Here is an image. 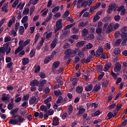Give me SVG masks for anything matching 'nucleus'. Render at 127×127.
<instances>
[{
  "instance_id": "f257e3e1",
  "label": "nucleus",
  "mask_w": 127,
  "mask_h": 127,
  "mask_svg": "<svg viewBox=\"0 0 127 127\" xmlns=\"http://www.w3.org/2000/svg\"><path fill=\"white\" fill-rule=\"evenodd\" d=\"M11 51V49L9 47V43H7L5 45H4V47L0 48V53L1 54H5L6 55H8Z\"/></svg>"
},
{
  "instance_id": "f03ea898",
  "label": "nucleus",
  "mask_w": 127,
  "mask_h": 127,
  "mask_svg": "<svg viewBox=\"0 0 127 127\" xmlns=\"http://www.w3.org/2000/svg\"><path fill=\"white\" fill-rule=\"evenodd\" d=\"M56 28H55L54 33H55L56 36L59 34V33H58L59 30L63 28V24H62V19H59L56 22L55 25Z\"/></svg>"
},
{
  "instance_id": "7ed1b4c3",
  "label": "nucleus",
  "mask_w": 127,
  "mask_h": 127,
  "mask_svg": "<svg viewBox=\"0 0 127 127\" xmlns=\"http://www.w3.org/2000/svg\"><path fill=\"white\" fill-rule=\"evenodd\" d=\"M121 32L122 39H125L127 36V27L126 26H123L121 30Z\"/></svg>"
},
{
  "instance_id": "20e7f679",
  "label": "nucleus",
  "mask_w": 127,
  "mask_h": 127,
  "mask_svg": "<svg viewBox=\"0 0 127 127\" xmlns=\"http://www.w3.org/2000/svg\"><path fill=\"white\" fill-rule=\"evenodd\" d=\"M116 4L112 3L108 5V8L107 10V13H112V11L116 8Z\"/></svg>"
},
{
  "instance_id": "39448f33",
  "label": "nucleus",
  "mask_w": 127,
  "mask_h": 127,
  "mask_svg": "<svg viewBox=\"0 0 127 127\" xmlns=\"http://www.w3.org/2000/svg\"><path fill=\"white\" fill-rule=\"evenodd\" d=\"M38 101H37V98L35 96H32L31 98L29 100V104L30 105H36L38 104Z\"/></svg>"
},
{
  "instance_id": "423d86ee",
  "label": "nucleus",
  "mask_w": 127,
  "mask_h": 127,
  "mask_svg": "<svg viewBox=\"0 0 127 127\" xmlns=\"http://www.w3.org/2000/svg\"><path fill=\"white\" fill-rule=\"evenodd\" d=\"M70 81H72V86H71V89H70V92L75 88V86H77V77H72L70 79Z\"/></svg>"
},
{
  "instance_id": "0eeeda50",
  "label": "nucleus",
  "mask_w": 127,
  "mask_h": 127,
  "mask_svg": "<svg viewBox=\"0 0 127 127\" xmlns=\"http://www.w3.org/2000/svg\"><path fill=\"white\" fill-rule=\"evenodd\" d=\"M65 56L64 57V60H67L68 58L71 57V49H68L64 51Z\"/></svg>"
},
{
  "instance_id": "6e6552de",
  "label": "nucleus",
  "mask_w": 127,
  "mask_h": 127,
  "mask_svg": "<svg viewBox=\"0 0 127 127\" xmlns=\"http://www.w3.org/2000/svg\"><path fill=\"white\" fill-rule=\"evenodd\" d=\"M121 69H122V64L119 62H117L115 64V72H119V71H121Z\"/></svg>"
},
{
  "instance_id": "1a4fd4ad",
  "label": "nucleus",
  "mask_w": 127,
  "mask_h": 127,
  "mask_svg": "<svg viewBox=\"0 0 127 127\" xmlns=\"http://www.w3.org/2000/svg\"><path fill=\"white\" fill-rule=\"evenodd\" d=\"M59 124V118L57 117H53L52 125L54 127H56L57 126H58Z\"/></svg>"
},
{
  "instance_id": "9d476101",
  "label": "nucleus",
  "mask_w": 127,
  "mask_h": 127,
  "mask_svg": "<svg viewBox=\"0 0 127 127\" xmlns=\"http://www.w3.org/2000/svg\"><path fill=\"white\" fill-rule=\"evenodd\" d=\"M103 52L104 49H103V48L102 47L99 48L96 52V57H100Z\"/></svg>"
},
{
  "instance_id": "9b49d317",
  "label": "nucleus",
  "mask_w": 127,
  "mask_h": 127,
  "mask_svg": "<svg viewBox=\"0 0 127 127\" xmlns=\"http://www.w3.org/2000/svg\"><path fill=\"white\" fill-rule=\"evenodd\" d=\"M30 86H31V87H35L36 86L38 87V86H39V81H38L37 79H34L30 82Z\"/></svg>"
},
{
  "instance_id": "f8f14e48",
  "label": "nucleus",
  "mask_w": 127,
  "mask_h": 127,
  "mask_svg": "<svg viewBox=\"0 0 127 127\" xmlns=\"http://www.w3.org/2000/svg\"><path fill=\"white\" fill-rule=\"evenodd\" d=\"M25 121V119L24 118H22V116L19 115L18 117V120H17V123H18V126H20L23 122Z\"/></svg>"
},
{
  "instance_id": "ddd939ff",
  "label": "nucleus",
  "mask_w": 127,
  "mask_h": 127,
  "mask_svg": "<svg viewBox=\"0 0 127 127\" xmlns=\"http://www.w3.org/2000/svg\"><path fill=\"white\" fill-rule=\"evenodd\" d=\"M100 90H101V85L99 84H96L93 87L92 93H97V92H98Z\"/></svg>"
},
{
  "instance_id": "4468645a",
  "label": "nucleus",
  "mask_w": 127,
  "mask_h": 127,
  "mask_svg": "<svg viewBox=\"0 0 127 127\" xmlns=\"http://www.w3.org/2000/svg\"><path fill=\"white\" fill-rule=\"evenodd\" d=\"M8 124L12 125L13 126H15V125H18L17 123V119H13V118L9 120Z\"/></svg>"
},
{
  "instance_id": "2eb2a0df",
  "label": "nucleus",
  "mask_w": 127,
  "mask_h": 127,
  "mask_svg": "<svg viewBox=\"0 0 127 127\" xmlns=\"http://www.w3.org/2000/svg\"><path fill=\"white\" fill-rule=\"evenodd\" d=\"M58 42V40L57 39H55L54 40H53V42L51 44V48L52 49H54V48L56 47V45Z\"/></svg>"
},
{
  "instance_id": "dca6fc26",
  "label": "nucleus",
  "mask_w": 127,
  "mask_h": 127,
  "mask_svg": "<svg viewBox=\"0 0 127 127\" xmlns=\"http://www.w3.org/2000/svg\"><path fill=\"white\" fill-rule=\"evenodd\" d=\"M53 57H52V56H50L49 57H46L44 61V63L45 64H47L48 63H49L50 61H51V60H52Z\"/></svg>"
},
{
  "instance_id": "f3484780",
  "label": "nucleus",
  "mask_w": 127,
  "mask_h": 127,
  "mask_svg": "<svg viewBox=\"0 0 127 127\" xmlns=\"http://www.w3.org/2000/svg\"><path fill=\"white\" fill-rule=\"evenodd\" d=\"M111 67H112V63H109L108 64H106L104 66V71H105V72H107V71H108V70H109V68H111Z\"/></svg>"
},
{
  "instance_id": "a211bd4d",
  "label": "nucleus",
  "mask_w": 127,
  "mask_h": 127,
  "mask_svg": "<svg viewBox=\"0 0 127 127\" xmlns=\"http://www.w3.org/2000/svg\"><path fill=\"white\" fill-rule=\"evenodd\" d=\"M22 65L25 66L27 64L29 63V59L28 58H24L22 60Z\"/></svg>"
},
{
  "instance_id": "6ab92c4d",
  "label": "nucleus",
  "mask_w": 127,
  "mask_h": 127,
  "mask_svg": "<svg viewBox=\"0 0 127 127\" xmlns=\"http://www.w3.org/2000/svg\"><path fill=\"white\" fill-rule=\"evenodd\" d=\"M89 34V31L88 29L84 28L82 30V35L83 37L87 36Z\"/></svg>"
},
{
  "instance_id": "aec40b11",
  "label": "nucleus",
  "mask_w": 127,
  "mask_h": 127,
  "mask_svg": "<svg viewBox=\"0 0 127 127\" xmlns=\"http://www.w3.org/2000/svg\"><path fill=\"white\" fill-rule=\"evenodd\" d=\"M85 109L84 108H80L79 109L78 112L76 114V116H79V117H81L82 116V114H84L85 113Z\"/></svg>"
},
{
  "instance_id": "412c9836",
  "label": "nucleus",
  "mask_w": 127,
  "mask_h": 127,
  "mask_svg": "<svg viewBox=\"0 0 127 127\" xmlns=\"http://www.w3.org/2000/svg\"><path fill=\"white\" fill-rule=\"evenodd\" d=\"M93 89V84H89L85 87V90L86 92H90Z\"/></svg>"
},
{
  "instance_id": "4be33fe9",
  "label": "nucleus",
  "mask_w": 127,
  "mask_h": 127,
  "mask_svg": "<svg viewBox=\"0 0 127 127\" xmlns=\"http://www.w3.org/2000/svg\"><path fill=\"white\" fill-rule=\"evenodd\" d=\"M23 47L24 46H19L15 50V55H16V54H17V53H18V52H20V51H21V50H23Z\"/></svg>"
},
{
  "instance_id": "5701e85b",
  "label": "nucleus",
  "mask_w": 127,
  "mask_h": 127,
  "mask_svg": "<svg viewBox=\"0 0 127 127\" xmlns=\"http://www.w3.org/2000/svg\"><path fill=\"white\" fill-rule=\"evenodd\" d=\"M76 92L78 94H81L83 92V87L82 86H77L76 89Z\"/></svg>"
},
{
  "instance_id": "b1692460",
  "label": "nucleus",
  "mask_w": 127,
  "mask_h": 127,
  "mask_svg": "<svg viewBox=\"0 0 127 127\" xmlns=\"http://www.w3.org/2000/svg\"><path fill=\"white\" fill-rule=\"evenodd\" d=\"M78 50L77 49H74V50L72 51V49H71V53H70V57H74L75 55L77 54V52H78Z\"/></svg>"
},
{
  "instance_id": "393cba45",
  "label": "nucleus",
  "mask_w": 127,
  "mask_h": 127,
  "mask_svg": "<svg viewBox=\"0 0 127 127\" xmlns=\"http://www.w3.org/2000/svg\"><path fill=\"white\" fill-rule=\"evenodd\" d=\"M24 32V27L23 26H20L19 29L18 33L20 35H22Z\"/></svg>"
},
{
  "instance_id": "a878e982",
  "label": "nucleus",
  "mask_w": 127,
  "mask_h": 127,
  "mask_svg": "<svg viewBox=\"0 0 127 127\" xmlns=\"http://www.w3.org/2000/svg\"><path fill=\"white\" fill-rule=\"evenodd\" d=\"M47 81L46 79H41L40 82H39V86L40 87H42L44 85L46 84Z\"/></svg>"
},
{
  "instance_id": "bb28decb",
  "label": "nucleus",
  "mask_w": 127,
  "mask_h": 127,
  "mask_svg": "<svg viewBox=\"0 0 127 127\" xmlns=\"http://www.w3.org/2000/svg\"><path fill=\"white\" fill-rule=\"evenodd\" d=\"M85 41H79L76 44V46H78V47H83L84 46V45H85Z\"/></svg>"
},
{
  "instance_id": "cd10ccee",
  "label": "nucleus",
  "mask_w": 127,
  "mask_h": 127,
  "mask_svg": "<svg viewBox=\"0 0 127 127\" xmlns=\"http://www.w3.org/2000/svg\"><path fill=\"white\" fill-rule=\"evenodd\" d=\"M6 6H7V4L6 3H4L2 7L1 11H4V12H7V11H8V10L7 9Z\"/></svg>"
},
{
  "instance_id": "c85d7f7f",
  "label": "nucleus",
  "mask_w": 127,
  "mask_h": 127,
  "mask_svg": "<svg viewBox=\"0 0 127 127\" xmlns=\"http://www.w3.org/2000/svg\"><path fill=\"white\" fill-rule=\"evenodd\" d=\"M114 53L115 55H119V54H121V49L119 48H116L114 50Z\"/></svg>"
},
{
  "instance_id": "c756f323",
  "label": "nucleus",
  "mask_w": 127,
  "mask_h": 127,
  "mask_svg": "<svg viewBox=\"0 0 127 127\" xmlns=\"http://www.w3.org/2000/svg\"><path fill=\"white\" fill-rule=\"evenodd\" d=\"M59 65H60V62L57 61L54 63L53 64V67L55 68V69H57V68H58Z\"/></svg>"
},
{
  "instance_id": "7c9ffc66",
  "label": "nucleus",
  "mask_w": 127,
  "mask_h": 127,
  "mask_svg": "<svg viewBox=\"0 0 127 127\" xmlns=\"http://www.w3.org/2000/svg\"><path fill=\"white\" fill-rule=\"evenodd\" d=\"M9 99V98H8V97L6 96V95H5V94H3L2 95V98H1V100L3 102H5V101H8V100Z\"/></svg>"
},
{
  "instance_id": "2f4dec72",
  "label": "nucleus",
  "mask_w": 127,
  "mask_h": 127,
  "mask_svg": "<svg viewBox=\"0 0 127 127\" xmlns=\"http://www.w3.org/2000/svg\"><path fill=\"white\" fill-rule=\"evenodd\" d=\"M99 115H101V112L100 110H98L96 111L93 114L91 115V118H94V117H97L99 116Z\"/></svg>"
},
{
  "instance_id": "473e14b6",
  "label": "nucleus",
  "mask_w": 127,
  "mask_h": 127,
  "mask_svg": "<svg viewBox=\"0 0 127 127\" xmlns=\"http://www.w3.org/2000/svg\"><path fill=\"white\" fill-rule=\"evenodd\" d=\"M18 111H19V108H17L13 110H11L10 114V115H15Z\"/></svg>"
},
{
  "instance_id": "72a5a7b5",
  "label": "nucleus",
  "mask_w": 127,
  "mask_h": 127,
  "mask_svg": "<svg viewBox=\"0 0 127 127\" xmlns=\"http://www.w3.org/2000/svg\"><path fill=\"white\" fill-rule=\"evenodd\" d=\"M59 9H60V6H57L53 9L52 12H53L54 13H57V11H59Z\"/></svg>"
},
{
  "instance_id": "f704fd0d",
  "label": "nucleus",
  "mask_w": 127,
  "mask_h": 127,
  "mask_svg": "<svg viewBox=\"0 0 127 127\" xmlns=\"http://www.w3.org/2000/svg\"><path fill=\"white\" fill-rule=\"evenodd\" d=\"M75 25V24L72 23L69 25H67L65 26L64 28V30H67V29H70V28H71V27H73Z\"/></svg>"
},
{
  "instance_id": "c9c22d12",
  "label": "nucleus",
  "mask_w": 127,
  "mask_h": 127,
  "mask_svg": "<svg viewBox=\"0 0 127 127\" xmlns=\"http://www.w3.org/2000/svg\"><path fill=\"white\" fill-rule=\"evenodd\" d=\"M122 40H122V39H118V40L115 42V46H116V47L120 46V44H121V42H122Z\"/></svg>"
},
{
  "instance_id": "e433bc0d",
  "label": "nucleus",
  "mask_w": 127,
  "mask_h": 127,
  "mask_svg": "<svg viewBox=\"0 0 127 127\" xmlns=\"http://www.w3.org/2000/svg\"><path fill=\"white\" fill-rule=\"evenodd\" d=\"M35 49H33L30 53V56L31 57V58H32V57H34V56L35 55Z\"/></svg>"
},
{
  "instance_id": "4c0bfd02",
  "label": "nucleus",
  "mask_w": 127,
  "mask_h": 127,
  "mask_svg": "<svg viewBox=\"0 0 127 127\" xmlns=\"http://www.w3.org/2000/svg\"><path fill=\"white\" fill-rule=\"evenodd\" d=\"M28 99H29V94H26L23 96L22 101L26 102V101H28Z\"/></svg>"
},
{
  "instance_id": "58836bf2",
  "label": "nucleus",
  "mask_w": 127,
  "mask_h": 127,
  "mask_svg": "<svg viewBox=\"0 0 127 127\" xmlns=\"http://www.w3.org/2000/svg\"><path fill=\"white\" fill-rule=\"evenodd\" d=\"M28 20V17L27 16H24L22 20H21V23H25Z\"/></svg>"
},
{
  "instance_id": "ea45409f",
  "label": "nucleus",
  "mask_w": 127,
  "mask_h": 127,
  "mask_svg": "<svg viewBox=\"0 0 127 127\" xmlns=\"http://www.w3.org/2000/svg\"><path fill=\"white\" fill-rule=\"evenodd\" d=\"M39 36H40L39 33H37L35 37L34 43H37V41H38V40L39 39Z\"/></svg>"
},
{
  "instance_id": "a19ab883",
  "label": "nucleus",
  "mask_w": 127,
  "mask_h": 127,
  "mask_svg": "<svg viewBox=\"0 0 127 127\" xmlns=\"http://www.w3.org/2000/svg\"><path fill=\"white\" fill-rule=\"evenodd\" d=\"M96 32L98 35L102 34V28H97L96 29Z\"/></svg>"
},
{
  "instance_id": "79ce46f5",
  "label": "nucleus",
  "mask_w": 127,
  "mask_h": 127,
  "mask_svg": "<svg viewBox=\"0 0 127 127\" xmlns=\"http://www.w3.org/2000/svg\"><path fill=\"white\" fill-rule=\"evenodd\" d=\"M70 34V30H64V32L63 33V35L64 36H68L69 34Z\"/></svg>"
},
{
  "instance_id": "37998d69",
  "label": "nucleus",
  "mask_w": 127,
  "mask_h": 127,
  "mask_svg": "<svg viewBox=\"0 0 127 127\" xmlns=\"http://www.w3.org/2000/svg\"><path fill=\"white\" fill-rule=\"evenodd\" d=\"M72 112H73V106L70 105L68 107V115H71V114H72Z\"/></svg>"
},
{
  "instance_id": "c03bdc74",
  "label": "nucleus",
  "mask_w": 127,
  "mask_h": 127,
  "mask_svg": "<svg viewBox=\"0 0 127 127\" xmlns=\"http://www.w3.org/2000/svg\"><path fill=\"white\" fill-rule=\"evenodd\" d=\"M28 13H29V8H25L23 11V14L27 15Z\"/></svg>"
},
{
  "instance_id": "a18cd8bd",
  "label": "nucleus",
  "mask_w": 127,
  "mask_h": 127,
  "mask_svg": "<svg viewBox=\"0 0 127 127\" xmlns=\"http://www.w3.org/2000/svg\"><path fill=\"white\" fill-rule=\"evenodd\" d=\"M104 47L106 49H108V50H110V49H111V44L110 43H106L104 45Z\"/></svg>"
},
{
  "instance_id": "49530a36",
  "label": "nucleus",
  "mask_w": 127,
  "mask_h": 127,
  "mask_svg": "<svg viewBox=\"0 0 127 127\" xmlns=\"http://www.w3.org/2000/svg\"><path fill=\"white\" fill-rule=\"evenodd\" d=\"M87 24H88V21H86L85 23L82 22L81 23H79L78 26H80L81 27H84L86 26V25Z\"/></svg>"
},
{
  "instance_id": "de8ad7c7",
  "label": "nucleus",
  "mask_w": 127,
  "mask_h": 127,
  "mask_svg": "<svg viewBox=\"0 0 127 127\" xmlns=\"http://www.w3.org/2000/svg\"><path fill=\"white\" fill-rule=\"evenodd\" d=\"M116 103H113L112 104H111L108 107V109L109 110H114V109H115V108L116 107Z\"/></svg>"
},
{
  "instance_id": "09e8293b",
  "label": "nucleus",
  "mask_w": 127,
  "mask_h": 127,
  "mask_svg": "<svg viewBox=\"0 0 127 127\" xmlns=\"http://www.w3.org/2000/svg\"><path fill=\"white\" fill-rule=\"evenodd\" d=\"M19 27V22H16L15 24V31L17 32Z\"/></svg>"
},
{
  "instance_id": "8fccbe9b",
  "label": "nucleus",
  "mask_w": 127,
  "mask_h": 127,
  "mask_svg": "<svg viewBox=\"0 0 127 127\" xmlns=\"http://www.w3.org/2000/svg\"><path fill=\"white\" fill-rule=\"evenodd\" d=\"M8 110H12L13 109V103H9L7 106Z\"/></svg>"
},
{
  "instance_id": "3c124183",
  "label": "nucleus",
  "mask_w": 127,
  "mask_h": 127,
  "mask_svg": "<svg viewBox=\"0 0 127 127\" xmlns=\"http://www.w3.org/2000/svg\"><path fill=\"white\" fill-rule=\"evenodd\" d=\"M14 88L13 86H11V85H7L6 87V90L7 91H12V90H13Z\"/></svg>"
},
{
  "instance_id": "603ef678",
  "label": "nucleus",
  "mask_w": 127,
  "mask_h": 127,
  "mask_svg": "<svg viewBox=\"0 0 127 127\" xmlns=\"http://www.w3.org/2000/svg\"><path fill=\"white\" fill-rule=\"evenodd\" d=\"M72 32H73V33H74V34H77L78 32H79V30L78 29V28L73 27Z\"/></svg>"
},
{
  "instance_id": "864d4df0",
  "label": "nucleus",
  "mask_w": 127,
  "mask_h": 127,
  "mask_svg": "<svg viewBox=\"0 0 127 127\" xmlns=\"http://www.w3.org/2000/svg\"><path fill=\"white\" fill-rule=\"evenodd\" d=\"M10 40H11V38H10V36H6L4 38V42H8L9 41H10Z\"/></svg>"
},
{
  "instance_id": "5fc2aeb1",
  "label": "nucleus",
  "mask_w": 127,
  "mask_h": 127,
  "mask_svg": "<svg viewBox=\"0 0 127 127\" xmlns=\"http://www.w3.org/2000/svg\"><path fill=\"white\" fill-rule=\"evenodd\" d=\"M54 94L55 96H59V95H61V91L60 90H55Z\"/></svg>"
},
{
  "instance_id": "6e6d98bb",
  "label": "nucleus",
  "mask_w": 127,
  "mask_h": 127,
  "mask_svg": "<svg viewBox=\"0 0 127 127\" xmlns=\"http://www.w3.org/2000/svg\"><path fill=\"white\" fill-rule=\"evenodd\" d=\"M112 30H113V28H112V26H108L107 28V33H110V32H112Z\"/></svg>"
},
{
  "instance_id": "4d7b16f0",
  "label": "nucleus",
  "mask_w": 127,
  "mask_h": 127,
  "mask_svg": "<svg viewBox=\"0 0 127 127\" xmlns=\"http://www.w3.org/2000/svg\"><path fill=\"white\" fill-rule=\"evenodd\" d=\"M121 19V16L119 15H116L114 16V20L115 21H119Z\"/></svg>"
},
{
  "instance_id": "13d9d810",
  "label": "nucleus",
  "mask_w": 127,
  "mask_h": 127,
  "mask_svg": "<svg viewBox=\"0 0 127 127\" xmlns=\"http://www.w3.org/2000/svg\"><path fill=\"white\" fill-rule=\"evenodd\" d=\"M88 1H84L81 4V6L86 7L88 5Z\"/></svg>"
},
{
  "instance_id": "bf43d9fd",
  "label": "nucleus",
  "mask_w": 127,
  "mask_h": 127,
  "mask_svg": "<svg viewBox=\"0 0 127 127\" xmlns=\"http://www.w3.org/2000/svg\"><path fill=\"white\" fill-rule=\"evenodd\" d=\"M101 74H100L98 77V81H101L102 79H103V77H104V72H101Z\"/></svg>"
},
{
  "instance_id": "052dcab7",
  "label": "nucleus",
  "mask_w": 127,
  "mask_h": 127,
  "mask_svg": "<svg viewBox=\"0 0 127 127\" xmlns=\"http://www.w3.org/2000/svg\"><path fill=\"white\" fill-rule=\"evenodd\" d=\"M40 66L39 65H37L35 69V73H39L40 71Z\"/></svg>"
},
{
  "instance_id": "680f3d73",
  "label": "nucleus",
  "mask_w": 127,
  "mask_h": 127,
  "mask_svg": "<svg viewBox=\"0 0 127 127\" xmlns=\"http://www.w3.org/2000/svg\"><path fill=\"white\" fill-rule=\"evenodd\" d=\"M87 38L91 40V39H94L95 38V35L93 34H89Z\"/></svg>"
},
{
  "instance_id": "e2e57ef3",
  "label": "nucleus",
  "mask_w": 127,
  "mask_h": 127,
  "mask_svg": "<svg viewBox=\"0 0 127 127\" xmlns=\"http://www.w3.org/2000/svg\"><path fill=\"white\" fill-rule=\"evenodd\" d=\"M96 68L98 71H102L103 70V65H97Z\"/></svg>"
},
{
  "instance_id": "0e129e2a",
  "label": "nucleus",
  "mask_w": 127,
  "mask_h": 127,
  "mask_svg": "<svg viewBox=\"0 0 127 127\" xmlns=\"http://www.w3.org/2000/svg\"><path fill=\"white\" fill-rule=\"evenodd\" d=\"M122 104H117L116 107V111L119 112L120 110H121V108H122Z\"/></svg>"
},
{
  "instance_id": "69168bd1",
  "label": "nucleus",
  "mask_w": 127,
  "mask_h": 127,
  "mask_svg": "<svg viewBox=\"0 0 127 127\" xmlns=\"http://www.w3.org/2000/svg\"><path fill=\"white\" fill-rule=\"evenodd\" d=\"M78 56H79V57H84V52L81 51H78Z\"/></svg>"
},
{
  "instance_id": "338daca9",
  "label": "nucleus",
  "mask_w": 127,
  "mask_h": 127,
  "mask_svg": "<svg viewBox=\"0 0 127 127\" xmlns=\"http://www.w3.org/2000/svg\"><path fill=\"white\" fill-rule=\"evenodd\" d=\"M100 18V16H98L97 15H95L94 18H93V22H96V21H97V20H99Z\"/></svg>"
},
{
  "instance_id": "774afa93",
  "label": "nucleus",
  "mask_w": 127,
  "mask_h": 127,
  "mask_svg": "<svg viewBox=\"0 0 127 127\" xmlns=\"http://www.w3.org/2000/svg\"><path fill=\"white\" fill-rule=\"evenodd\" d=\"M107 117H108V120H111L113 117V112H109L107 114Z\"/></svg>"
}]
</instances>
